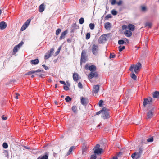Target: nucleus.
Returning a JSON list of instances; mask_svg holds the SVG:
<instances>
[{
    "label": "nucleus",
    "mask_w": 159,
    "mask_h": 159,
    "mask_svg": "<svg viewBox=\"0 0 159 159\" xmlns=\"http://www.w3.org/2000/svg\"><path fill=\"white\" fill-rule=\"evenodd\" d=\"M141 67L142 65L141 63L138 62L135 65H131L129 68V70L131 71H133L134 70L135 74H137L140 71Z\"/></svg>",
    "instance_id": "obj_1"
},
{
    "label": "nucleus",
    "mask_w": 159,
    "mask_h": 159,
    "mask_svg": "<svg viewBox=\"0 0 159 159\" xmlns=\"http://www.w3.org/2000/svg\"><path fill=\"white\" fill-rule=\"evenodd\" d=\"M100 145L99 144H97L95 146L93 150L94 153L97 155H99L102 153L103 152V150L101 148H100Z\"/></svg>",
    "instance_id": "obj_2"
},
{
    "label": "nucleus",
    "mask_w": 159,
    "mask_h": 159,
    "mask_svg": "<svg viewBox=\"0 0 159 159\" xmlns=\"http://www.w3.org/2000/svg\"><path fill=\"white\" fill-rule=\"evenodd\" d=\"M153 101L154 100L151 97L144 98L143 102V106L145 107L147 105L152 104Z\"/></svg>",
    "instance_id": "obj_3"
},
{
    "label": "nucleus",
    "mask_w": 159,
    "mask_h": 159,
    "mask_svg": "<svg viewBox=\"0 0 159 159\" xmlns=\"http://www.w3.org/2000/svg\"><path fill=\"white\" fill-rule=\"evenodd\" d=\"M99 50V47L98 45L94 44L92 45V53L94 55H97Z\"/></svg>",
    "instance_id": "obj_4"
},
{
    "label": "nucleus",
    "mask_w": 159,
    "mask_h": 159,
    "mask_svg": "<svg viewBox=\"0 0 159 159\" xmlns=\"http://www.w3.org/2000/svg\"><path fill=\"white\" fill-rule=\"evenodd\" d=\"M86 52L85 50L82 51L80 59V63L82 64V63H85L86 61L87 57L86 56Z\"/></svg>",
    "instance_id": "obj_5"
},
{
    "label": "nucleus",
    "mask_w": 159,
    "mask_h": 159,
    "mask_svg": "<svg viewBox=\"0 0 159 159\" xmlns=\"http://www.w3.org/2000/svg\"><path fill=\"white\" fill-rule=\"evenodd\" d=\"M101 116L104 119H107L110 118L109 112L107 110V109L103 111Z\"/></svg>",
    "instance_id": "obj_6"
},
{
    "label": "nucleus",
    "mask_w": 159,
    "mask_h": 159,
    "mask_svg": "<svg viewBox=\"0 0 159 159\" xmlns=\"http://www.w3.org/2000/svg\"><path fill=\"white\" fill-rule=\"evenodd\" d=\"M107 35L106 34H104L102 35L98 39V42L100 44L104 43L106 41V36Z\"/></svg>",
    "instance_id": "obj_7"
},
{
    "label": "nucleus",
    "mask_w": 159,
    "mask_h": 159,
    "mask_svg": "<svg viewBox=\"0 0 159 159\" xmlns=\"http://www.w3.org/2000/svg\"><path fill=\"white\" fill-rule=\"evenodd\" d=\"M99 87L100 86L99 85H95L93 86L92 92L93 96H95L96 94L99 92Z\"/></svg>",
    "instance_id": "obj_8"
},
{
    "label": "nucleus",
    "mask_w": 159,
    "mask_h": 159,
    "mask_svg": "<svg viewBox=\"0 0 159 159\" xmlns=\"http://www.w3.org/2000/svg\"><path fill=\"white\" fill-rule=\"evenodd\" d=\"M31 21V20L30 19H28L26 22L24 24L23 26H22L20 30L22 31L25 30L28 26Z\"/></svg>",
    "instance_id": "obj_9"
},
{
    "label": "nucleus",
    "mask_w": 159,
    "mask_h": 159,
    "mask_svg": "<svg viewBox=\"0 0 159 159\" xmlns=\"http://www.w3.org/2000/svg\"><path fill=\"white\" fill-rule=\"evenodd\" d=\"M31 21V20L30 19H28L26 22L24 24L23 26H22L20 30L22 31L25 30L28 26Z\"/></svg>",
    "instance_id": "obj_10"
},
{
    "label": "nucleus",
    "mask_w": 159,
    "mask_h": 159,
    "mask_svg": "<svg viewBox=\"0 0 159 159\" xmlns=\"http://www.w3.org/2000/svg\"><path fill=\"white\" fill-rule=\"evenodd\" d=\"M153 111L154 108H152L148 111L147 113V116L146 117V119H150L153 116Z\"/></svg>",
    "instance_id": "obj_11"
},
{
    "label": "nucleus",
    "mask_w": 159,
    "mask_h": 159,
    "mask_svg": "<svg viewBox=\"0 0 159 159\" xmlns=\"http://www.w3.org/2000/svg\"><path fill=\"white\" fill-rule=\"evenodd\" d=\"M98 75L97 72H91L89 74L88 77L89 79H92L93 77H97Z\"/></svg>",
    "instance_id": "obj_12"
},
{
    "label": "nucleus",
    "mask_w": 159,
    "mask_h": 159,
    "mask_svg": "<svg viewBox=\"0 0 159 159\" xmlns=\"http://www.w3.org/2000/svg\"><path fill=\"white\" fill-rule=\"evenodd\" d=\"M88 147L86 145H84L82 148V154L83 155H85L86 154V152L87 151Z\"/></svg>",
    "instance_id": "obj_13"
},
{
    "label": "nucleus",
    "mask_w": 159,
    "mask_h": 159,
    "mask_svg": "<svg viewBox=\"0 0 159 159\" xmlns=\"http://www.w3.org/2000/svg\"><path fill=\"white\" fill-rule=\"evenodd\" d=\"M7 25L4 21H2L0 23V29L3 30L6 28Z\"/></svg>",
    "instance_id": "obj_14"
},
{
    "label": "nucleus",
    "mask_w": 159,
    "mask_h": 159,
    "mask_svg": "<svg viewBox=\"0 0 159 159\" xmlns=\"http://www.w3.org/2000/svg\"><path fill=\"white\" fill-rule=\"evenodd\" d=\"M89 70L91 72H96V67L94 65H91L89 67Z\"/></svg>",
    "instance_id": "obj_15"
},
{
    "label": "nucleus",
    "mask_w": 159,
    "mask_h": 159,
    "mask_svg": "<svg viewBox=\"0 0 159 159\" xmlns=\"http://www.w3.org/2000/svg\"><path fill=\"white\" fill-rule=\"evenodd\" d=\"M67 30H65L61 34V36L60 37L59 39L60 40H61L62 39H63L65 38V36L67 34Z\"/></svg>",
    "instance_id": "obj_16"
},
{
    "label": "nucleus",
    "mask_w": 159,
    "mask_h": 159,
    "mask_svg": "<svg viewBox=\"0 0 159 159\" xmlns=\"http://www.w3.org/2000/svg\"><path fill=\"white\" fill-rule=\"evenodd\" d=\"M152 94L153 98H159V91L154 92L152 93Z\"/></svg>",
    "instance_id": "obj_17"
},
{
    "label": "nucleus",
    "mask_w": 159,
    "mask_h": 159,
    "mask_svg": "<svg viewBox=\"0 0 159 159\" xmlns=\"http://www.w3.org/2000/svg\"><path fill=\"white\" fill-rule=\"evenodd\" d=\"M124 34L127 37H130L132 35V33L130 30H126L124 32Z\"/></svg>",
    "instance_id": "obj_18"
},
{
    "label": "nucleus",
    "mask_w": 159,
    "mask_h": 159,
    "mask_svg": "<svg viewBox=\"0 0 159 159\" xmlns=\"http://www.w3.org/2000/svg\"><path fill=\"white\" fill-rule=\"evenodd\" d=\"M44 3H42L40 5L39 7V11L40 12H43L44 10Z\"/></svg>",
    "instance_id": "obj_19"
},
{
    "label": "nucleus",
    "mask_w": 159,
    "mask_h": 159,
    "mask_svg": "<svg viewBox=\"0 0 159 159\" xmlns=\"http://www.w3.org/2000/svg\"><path fill=\"white\" fill-rule=\"evenodd\" d=\"M104 27L106 30L109 29L111 27V23L109 22L105 24Z\"/></svg>",
    "instance_id": "obj_20"
},
{
    "label": "nucleus",
    "mask_w": 159,
    "mask_h": 159,
    "mask_svg": "<svg viewBox=\"0 0 159 159\" xmlns=\"http://www.w3.org/2000/svg\"><path fill=\"white\" fill-rule=\"evenodd\" d=\"M128 27L130 31H134V30L135 26L133 24H129L128 26Z\"/></svg>",
    "instance_id": "obj_21"
},
{
    "label": "nucleus",
    "mask_w": 159,
    "mask_h": 159,
    "mask_svg": "<svg viewBox=\"0 0 159 159\" xmlns=\"http://www.w3.org/2000/svg\"><path fill=\"white\" fill-rule=\"evenodd\" d=\"M73 77L75 81H77L78 79V75L76 73H74L73 74Z\"/></svg>",
    "instance_id": "obj_22"
},
{
    "label": "nucleus",
    "mask_w": 159,
    "mask_h": 159,
    "mask_svg": "<svg viewBox=\"0 0 159 159\" xmlns=\"http://www.w3.org/2000/svg\"><path fill=\"white\" fill-rule=\"evenodd\" d=\"M76 148V147L75 146H71L69 149L68 152L66 154V155L68 156L70 155L71 152L73 150Z\"/></svg>",
    "instance_id": "obj_23"
},
{
    "label": "nucleus",
    "mask_w": 159,
    "mask_h": 159,
    "mask_svg": "<svg viewBox=\"0 0 159 159\" xmlns=\"http://www.w3.org/2000/svg\"><path fill=\"white\" fill-rule=\"evenodd\" d=\"M143 150V148H139V151L138 152H137L138 154V157L136 158V159L139 158L141 154H142V152Z\"/></svg>",
    "instance_id": "obj_24"
},
{
    "label": "nucleus",
    "mask_w": 159,
    "mask_h": 159,
    "mask_svg": "<svg viewBox=\"0 0 159 159\" xmlns=\"http://www.w3.org/2000/svg\"><path fill=\"white\" fill-rule=\"evenodd\" d=\"M39 62V60L38 59L33 60L30 61V63L32 64L36 65Z\"/></svg>",
    "instance_id": "obj_25"
},
{
    "label": "nucleus",
    "mask_w": 159,
    "mask_h": 159,
    "mask_svg": "<svg viewBox=\"0 0 159 159\" xmlns=\"http://www.w3.org/2000/svg\"><path fill=\"white\" fill-rule=\"evenodd\" d=\"M81 102L82 104L83 105H86L87 104L86 99L85 98H84L83 97L81 98Z\"/></svg>",
    "instance_id": "obj_26"
},
{
    "label": "nucleus",
    "mask_w": 159,
    "mask_h": 159,
    "mask_svg": "<svg viewBox=\"0 0 159 159\" xmlns=\"http://www.w3.org/2000/svg\"><path fill=\"white\" fill-rule=\"evenodd\" d=\"M130 76L131 77V78L134 80H136L137 76L134 73L133 71H131V73L130 74Z\"/></svg>",
    "instance_id": "obj_27"
},
{
    "label": "nucleus",
    "mask_w": 159,
    "mask_h": 159,
    "mask_svg": "<svg viewBox=\"0 0 159 159\" xmlns=\"http://www.w3.org/2000/svg\"><path fill=\"white\" fill-rule=\"evenodd\" d=\"M51 56V54L50 52H48L44 56V59L45 60L48 59Z\"/></svg>",
    "instance_id": "obj_28"
},
{
    "label": "nucleus",
    "mask_w": 159,
    "mask_h": 159,
    "mask_svg": "<svg viewBox=\"0 0 159 159\" xmlns=\"http://www.w3.org/2000/svg\"><path fill=\"white\" fill-rule=\"evenodd\" d=\"M48 156L47 154H46L41 157H39L37 159H48Z\"/></svg>",
    "instance_id": "obj_29"
},
{
    "label": "nucleus",
    "mask_w": 159,
    "mask_h": 159,
    "mask_svg": "<svg viewBox=\"0 0 159 159\" xmlns=\"http://www.w3.org/2000/svg\"><path fill=\"white\" fill-rule=\"evenodd\" d=\"M72 110L74 113H76L77 110V107L75 105L73 106L72 107Z\"/></svg>",
    "instance_id": "obj_30"
},
{
    "label": "nucleus",
    "mask_w": 159,
    "mask_h": 159,
    "mask_svg": "<svg viewBox=\"0 0 159 159\" xmlns=\"http://www.w3.org/2000/svg\"><path fill=\"white\" fill-rule=\"evenodd\" d=\"M153 141V138L150 137L147 139V141L148 142H152Z\"/></svg>",
    "instance_id": "obj_31"
},
{
    "label": "nucleus",
    "mask_w": 159,
    "mask_h": 159,
    "mask_svg": "<svg viewBox=\"0 0 159 159\" xmlns=\"http://www.w3.org/2000/svg\"><path fill=\"white\" fill-rule=\"evenodd\" d=\"M65 99L67 102H70L72 100L71 98L69 96H67Z\"/></svg>",
    "instance_id": "obj_32"
},
{
    "label": "nucleus",
    "mask_w": 159,
    "mask_h": 159,
    "mask_svg": "<svg viewBox=\"0 0 159 159\" xmlns=\"http://www.w3.org/2000/svg\"><path fill=\"white\" fill-rule=\"evenodd\" d=\"M125 48V47L124 46H122L121 45L119 46L118 48L119 49V52H121Z\"/></svg>",
    "instance_id": "obj_33"
},
{
    "label": "nucleus",
    "mask_w": 159,
    "mask_h": 159,
    "mask_svg": "<svg viewBox=\"0 0 159 159\" xmlns=\"http://www.w3.org/2000/svg\"><path fill=\"white\" fill-rule=\"evenodd\" d=\"M19 49V48L16 45L14 48L13 51L14 53H16L18 51Z\"/></svg>",
    "instance_id": "obj_34"
},
{
    "label": "nucleus",
    "mask_w": 159,
    "mask_h": 159,
    "mask_svg": "<svg viewBox=\"0 0 159 159\" xmlns=\"http://www.w3.org/2000/svg\"><path fill=\"white\" fill-rule=\"evenodd\" d=\"M105 109H106V108L104 107L103 108H102V110H101L99 111L96 112V114L97 115H98L99 114H100L101 113H102V114L103 111L104 110H105Z\"/></svg>",
    "instance_id": "obj_35"
},
{
    "label": "nucleus",
    "mask_w": 159,
    "mask_h": 159,
    "mask_svg": "<svg viewBox=\"0 0 159 159\" xmlns=\"http://www.w3.org/2000/svg\"><path fill=\"white\" fill-rule=\"evenodd\" d=\"M84 22V20L83 18H81L79 20V22L80 24H83Z\"/></svg>",
    "instance_id": "obj_36"
},
{
    "label": "nucleus",
    "mask_w": 159,
    "mask_h": 159,
    "mask_svg": "<svg viewBox=\"0 0 159 159\" xmlns=\"http://www.w3.org/2000/svg\"><path fill=\"white\" fill-rule=\"evenodd\" d=\"M35 73V71L34 70H31L29 72H27L26 74H25V75H31L34 73Z\"/></svg>",
    "instance_id": "obj_37"
},
{
    "label": "nucleus",
    "mask_w": 159,
    "mask_h": 159,
    "mask_svg": "<svg viewBox=\"0 0 159 159\" xmlns=\"http://www.w3.org/2000/svg\"><path fill=\"white\" fill-rule=\"evenodd\" d=\"M145 25L149 27V28H151L152 25L151 23L148 22L146 23Z\"/></svg>",
    "instance_id": "obj_38"
},
{
    "label": "nucleus",
    "mask_w": 159,
    "mask_h": 159,
    "mask_svg": "<svg viewBox=\"0 0 159 159\" xmlns=\"http://www.w3.org/2000/svg\"><path fill=\"white\" fill-rule=\"evenodd\" d=\"M112 16L111 14H109L107 15L105 17V19L106 20H107L109 18H112Z\"/></svg>",
    "instance_id": "obj_39"
},
{
    "label": "nucleus",
    "mask_w": 159,
    "mask_h": 159,
    "mask_svg": "<svg viewBox=\"0 0 159 159\" xmlns=\"http://www.w3.org/2000/svg\"><path fill=\"white\" fill-rule=\"evenodd\" d=\"M90 29L91 30H93L94 28V24L90 23L89 25Z\"/></svg>",
    "instance_id": "obj_40"
},
{
    "label": "nucleus",
    "mask_w": 159,
    "mask_h": 159,
    "mask_svg": "<svg viewBox=\"0 0 159 159\" xmlns=\"http://www.w3.org/2000/svg\"><path fill=\"white\" fill-rule=\"evenodd\" d=\"M61 30L60 29H58L56 31V34L57 35H58L61 32Z\"/></svg>",
    "instance_id": "obj_41"
},
{
    "label": "nucleus",
    "mask_w": 159,
    "mask_h": 159,
    "mask_svg": "<svg viewBox=\"0 0 159 159\" xmlns=\"http://www.w3.org/2000/svg\"><path fill=\"white\" fill-rule=\"evenodd\" d=\"M125 43V41L122 40H119L118 41V43L119 44H123Z\"/></svg>",
    "instance_id": "obj_42"
},
{
    "label": "nucleus",
    "mask_w": 159,
    "mask_h": 159,
    "mask_svg": "<svg viewBox=\"0 0 159 159\" xmlns=\"http://www.w3.org/2000/svg\"><path fill=\"white\" fill-rule=\"evenodd\" d=\"M111 13L113 15H116L117 14V12L115 10L113 9L111 11Z\"/></svg>",
    "instance_id": "obj_43"
},
{
    "label": "nucleus",
    "mask_w": 159,
    "mask_h": 159,
    "mask_svg": "<svg viewBox=\"0 0 159 159\" xmlns=\"http://www.w3.org/2000/svg\"><path fill=\"white\" fill-rule=\"evenodd\" d=\"M90 37V33H87L86 35V39H89Z\"/></svg>",
    "instance_id": "obj_44"
},
{
    "label": "nucleus",
    "mask_w": 159,
    "mask_h": 159,
    "mask_svg": "<svg viewBox=\"0 0 159 159\" xmlns=\"http://www.w3.org/2000/svg\"><path fill=\"white\" fill-rule=\"evenodd\" d=\"M137 155L138 156V154L137 152H135L133 153L131 155V157L133 159H134L135 157V156Z\"/></svg>",
    "instance_id": "obj_45"
},
{
    "label": "nucleus",
    "mask_w": 159,
    "mask_h": 159,
    "mask_svg": "<svg viewBox=\"0 0 159 159\" xmlns=\"http://www.w3.org/2000/svg\"><path fill=\"white\" fill-rule=\"evenodd\" d=\"M97 156L95 154L91 155L90 157V159H96Z\"/></svg>",
    "instance_id": "obj_46"
},
{
    "label": "nucleus",
    "mask_w": 159,
    "mask_h": 159,
    "mask_svg": "<svg viewBox=\"0 0 159 159\" xmlns=\"http://www.w3.org/2000/svg\"><path fill=\"white\" fill-rule=\"evenodd\" d=\"M2 146H3V147L4 148H5V149L7 148L8 147V145L6 143H4L3 144Z\"/></svg>",
    "instance_id": "obj_47"
},
{
    "label": "nucleus",
    "mask_w": 159,
    "mask_h": 159,
    "mask_svg": "<svg viewBox=\"0 0 159 159\" xmlns=\"http://www.w3.org/2000/svg\"><path fill=\"white\" fill-rule=\"evenodd\" d=\"M23 43H24L23 42L21 41L20 43H19L18 45H17L16 46L20 48L22 46Z\"/></svg>",
    "instance_id": "obj_48"
},
{
    "label": "nucleus",
    "mask_w": 159,
    "mask_h": 159,
    "mask_svg": "<svg viewBox=\"0 0 159 159\" xmlns=\"http://www.w3.org/2000/svg\"><path fill=\"white\" fill-rule=\"evenodd\" d=\"M111 1L112 5H114L116 3V0H111Z\"/></svg>",
    "instance_id": "obj_49"
},
{
    "label": "nucleus",
    "mask_w": 159,
    "mask_h": 159,
    "mask_svg": "<svg viewBox=\"0 0 159 159\" xmlns=\"http://www.w3.org/2000/svg\"><path fill=\"white\" fill-rule=\"evenodd\" d=\"M103 103V101L102 100H101L99 101V103H98V105L99 106V107H102V104Z\"/></svg>",
    "instance_id": "obj_50"
},
{
    "label": "nucleus",
    "mask_w": 159,
    "mask_h": 159,
    "mask_svg": "<svg viewBox=\"0 0 159 159\" xmlns=\"http://www.w3.org/2000/svg\"><path fill=\"white\" fill-rule=\"evenodd\" d=\"M115 55L114 54H112L111 53H110V56L109 57L110 58H115Z\"/></svg>",
    "instance_id": "obj_51"
},
{
    "label": "nucleus",
    "mask_w": 159,
    "mask_h": 159,
    "mask_svg": "<svg viewBox=\"0 0 159 159\" xmlns=\"http://www.w3.org/2000/svg\"><path fill=\"white\" fill-rule=\"evenodd\" d=\"M78 86L79 88H81V89H82V88H83V86H82V84L80 82H79L78 83Z\"/></svg>",
    "instance_id": "obj_52"
},
{
    "label": "nucleus",
    "mask_w": 159,
    "mask_h": 159,
    "mask_svg": "<svg viewBox=\"0 0 159 159\" xmlns=\"http://www.w3.org/2000/svg\"><path fill=\"white\" fill-rule=\"evenodd\" d=\"M64 89L66 91H67L69 90V88L67 86H64Z\"/></svg>",
    "instance_id": "obj_53"
},
{
    "label": "nucleus",
    "mask_w": 159,
    "mask_h": 159,
    "mask_svg": "<svg viewBox=\"0 0 159 159\" xmlns=\"http://www.w3.org/2000/svg\"><path fill=\"white\" fill-rule=\"evenodd\" d=\"M122 28L123 30H126L127 28V27L126 25H124L122 26Z\"/></svg>",
    "instance_id": "obj_54"
},
{
    "label": "nucleus",
    "mask_w": 159,
    "mask_h": 159,
    "mask_svg": "<svg viewBox=\"0 0 159 159\" xmlns=\"http://www.w3.org/2000/svg\"><path fill=\"white\" fill-rule=\"evenodd\" d=\"M42 66L44 68L45 70H47L48 69V68L47 66H46L45 64L43 65Z\"/></svg>",
    "instance_id": "obj_55"
},
{
    "label": "nucleus",
    "mask_w": 159,
    "mask_h": 159,
    "mask_svg": "<svg viewBox=\"0 0 159 159\" xmlns=\"http://www.w3.org/2000/svg\"><path fill=\"white\" fill-rule=\"evenodd\" d=\"M60 49H61L60 48H58V49L57 51L55 53V54H56V55H58L60 51Z\"/></svg>",
    "instance_id": "obj_56"
},
{
    "label": "nucleus",
    "mask_w": 159,
    "mask_h": 159,
    "mask_svg": "<svg viewBox=\"0 0 159 159\" xmlns=\"http://www.w3.org/2000/svg\"><path fill=\"white\" fill-rule=\"evenodd\" d=\"M54 50V48H52L50 49V52L49 51L48 52H50V53L52 55V53L53 52Z\"/></svg>",
    "instance_id": "obj_57"
},
{
    "label": "nucleus",
    "mask_w": 159,
    "mask_h": 159,
    "mask_svg": "<svg viewBox=\"0 0 159 159\" xmlns=\"http://www.w3.org/2000/svg\"><path fill=\"white\" fill-rule=\"evenodd\" d=\"M2 119L3 120H6L7 118L6 116H5L4 115H3L2 116Z\"/></svg>",
    "instance_id": "obj_58"
},
{
    "label": "nucleus",
    "mask_w": 159,
    "mask_h": 159,
    "mask_svg": "<svg viewBox=\"0 0 159 159\" xmlns=\"http://www.w3.org/2000/svg\"><path fill=\"white\" fill-rule=\"evenodd\" d=\"M117 3L118 6L120 5L122 3V1L121 0H120Z\"/></svg>",
    "instance_id": "obj_59"
},
{
    "label": "nucleus",
    "mask_w": 159,
    "mask_h": 159,
    "mask_svg": "<svg viewBox=\"0 0 159 159\" xmlns=\"http://www.w3.org/2000/svg\"><path fill=\"white\" fill-rule=\"evenodd\" d=\"M59 82L60 83H61V84H64V85H66V83L65 82H64V81H59Z\"/></svg>",
    "instance_id": "obj_60"
},
{
    "label": "nucleus",
    "mask_w": 159,
    "mask_h": 159,
    "mask_svg": "<svg viewBox=\"0 0 159 159\" xmlns=\"http://www.w3.org/2000/svg\"><path fill=\"white\" fill-rule=\"evenodd\" d=\"M20 95L18 93H16V96H15V98L16 99H18V96H19Z\"/></svg>",
    "instance_id": "obj_61"
},
{
    "label": "nucleus",
    "mask_w": 159,
    "mask_h": 159,
    "mask_svg": "<svg viewBox=\"0 0 159 159\" xmlns=\"http://www.w3.org/2000/svg\"><path fill=\"white\" fill-rule=\"evenodd\" d=\"M44 75V74H40V75H39V74L38 75V76L39 77H42Z\"/></svg>",
    "instance_id": "obj_62"
},
{
    "label": "nucleus",
    "mask_w": 159,
    "mask_h": 159,
    "mask_svg": "<svg viewBox=\"0 0 159 159\" xmlns=\"http://www.w3.org/2000/svg\"><path fill=\"white\" fill-rule=\"evenodd\" d=\"M146 8L145 7H142V11H145L146 10Z\"/></svg>",
    "instance_id": "obj_63"
},
{
    "label": "nucleus",
    "mask_w": 159,
    "mask_h": 159,
    "mask_svg": "<svg viewBox=\"0 0 159 159\" xmlns=\"http://www.w3.org/2000/svg\"><path fill=\"white\" fill-rule=\"evenodd\" d=\"M85 68L87 70H89V67L88 66V65H86L85 66Z\"/></svg>",
    "instance_id": "obj_64"
}]
</instances>
